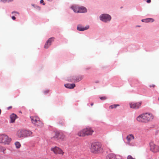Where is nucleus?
<instances>
[{"instance_id":"10","label":"nucleus","mask_w":159,"mask_h":159,"mask_svg":"<svg viewBox=\"0 0 159 159\" xmlns=\"http://www.w3.org/2000/svg\"><path fill=\"white\" fill-rule=\"evenodd\" d=\"M89 28V25H87L84 27L81 25H78L77 27V29L79 31H84L88 29Z\"/></svg>"},{"instance_id":"26","label":"nucleus","mask_w":159,"mask_h":159,"mask_svg":"<svg viewBox=\"0 0 159 159\" xmlns=\"http://www.w3.org/2000/svg\"><path fill=\"white\" fill-rule=\"evenodd\" d=\"M11 14H19V13L17 12V11H12V12H11Z\"/></svg>"},{"instance_id":"34","label":"nucleus","mask_w":159,"mask_h":159,"mask_svg":"<svg viewBox=\"0 0 159 159\" xmlns=\"http://www.w3.org/2000/svg\"><path fill=\"white\" fill-rule=\"evenodd\" d=\"M7 2H12L14 1V0H7Z\"/></svg>"},{"instance_id":"7","label":"nucleus","mask_w":159,"mask_h":159,"mask_svg":"<svg viewBox=\"0 0 159 159\" xmlns=\"http://www.w3.org/2000/svg\"><path fill=\"white\" fill-rule=\"evenodd\" d=\"M106 159H122L121 157L119 155H116L115 154L111 153L107 155Z\"/></svg>"},{"instance_id":"28","label":"nucleus","mask_w":159,"mask_h":159,"mask_svg":"<svg viewBox=\"0 0 159 159\" xmlns=\"http://www.w3.org/2000/svg\"><path fill=\"white\" fill-rule=\"evenodd\" d=\"M132 157L130 155H129L127 157V159H133Z\"/></svg>"},{"instance_id":"22","label":"nucleus","mask_w":159,"mask_h":159,"mask_svg":"<svg viewBox=\"0 0 159 159\" xmlns=\"http://www.w3.org/2000/svg\"><path fill=\"white\" fill-rule=\"evenodd\" d=\"M43 123L41 122V121L39 120V119L38 121L34 125L35 126H39L40 127H42L43 126Z\"/></svg>"},{"instance_id":"39","label":"nucleus","mask_w":159,"mask_h":159,"mask_svg":"<svg viewBox=\"0 0 159 159\" xmlns=\"http://www.w3.org/2000/svg\"><path fill=\"white\" fill-rule=\"evenodd\" d=\"M11 108V106L9 107H8V109H10V108Z\"/></svg>"},{"instance_id":"18","label":"nucleus","mask_w":159,"mask_h":159,"mask_svg":"<svg viewBox=\"0 0 159 159\" xmlns=\"http://www.w3.org/2000/svg\"><path fill=\"white\" fill-rule=\"evenodd\" d=\"M143 22L145 23H149V22H152L154 21V20L153 18H148L143 19H142L141 20Z\"/></svg>"},{"instance_id":"40","label":"nucleus","mask_w":159,"mask_h":159,"mask_svg":"<svg viewBox=\"0 0 159 159\" xmlns=\"http://www.w3.org/2000/svg\"><path fill=\"white\" fill-rule=\"evenodd\" d=\"M95 82L96 83H98L99 82V81H97Z\"/></svg>"},{"instance_id":"35","label":"nucleus","mask_w":159,"mask_h":159,"mask_svg":"<svg viewBox=\"0 0 159 159\" xmlns=\"http://www.w3.org/2000/svg\"><path fill=\"white\" fill-rule=\"evenodd\" d=\"M151 2V0H147V2L148 3H150Z\"/></svg>"},{"instance_id":"4","label":"nucleus","mask_w":159,"mask_h":159,"mask_svg":"<svg viewBox=\"0 0 159 159\" xmlns=\"http://www.w3.org/2000/svg\"><path fill=\"white\" fill-rule=\"evenodd\" d=\"M11 140V139L4 134L0 135V143L4 144L9 145Z\"/></svg>"},{"instance_id":"38","label":"nucleus","mask_w":159,"mask_h":159,"mask_svg":"<svg viewBox=\"0 0 159 159\" xmlns=\"http://www.w3.org/2000/svg\"><path fill=\"white\" fill-rule=\"evenodd\" d=\"M2 149H3V151H4V150H5V149H5V148H2Z\"/></svg>"},{"instance_id":"1","label":"nucleus","mask_w":159,"mask_h":159,"mask_svg":"<svg viewBox=\"0 0 159 159\" xmlns=\"http://www.w3.org/2000/svg\"><path fill=\"white\" fill-rule=\"evenodd\" d=\"M153 118L152 114L148 113L139 115L136 118V120L139 122L146 123L151 121L153 119Z\"/></svg>"},{"instance_id":"30","label":"nucleus","mask_w":159,"mask_h":159,"mask_svg":"<svg viewBox=\"0 0 159 159\" xmlns=\"http://www.w3.org/2000/svg\"><path fill=\"white\" fill-rule=\"evenodd\" d=\"M48 92H49V90H44V91L43 92H44V93H48Z\"/></svg>"},{"instance_id":"16","label":"nucleus","mask_w":159,"mask_h":159,"mask_svg":"<svg viewBox=\"0 0 159 159\" xmlns=\"http://www.w3.org/2000/svg\"><path fill=\"white\" fill-rule=\"evenodd\" d=\"M39 119V118L38 117L36 116L33 117L30 116V119L31 122L34 125L38 121Z\"/></svg>"},{"instance_id":"14","label":"nucleus","mask_w":159,"mask_h":159,"mask_svg":"<svg viewBox=\"0 0 159 159\" xmlns=\"http://www.w3.org/2000/svg\"><path fill=\"white\" fill-rule=\"evenodd\" d=\"M54 137L63 139L65 138V136L62 133H56Z\"/></svg>"},{"instance_id":"11","label":"nucleus","mask_w":159,"mask_h":159,"mask_svg":"<svg viewBox=\"0 0 159 159\" xmlns=\"http://www.w3.org/2000/svg\"><path fill=\"white\" fill-rule=\"evenodd\" d=\"M54 40L53 38H50L46 42L44 45V48L46 49H48L51 45L52 42Z\"/></svg>"},{"instance_id":"42","label":"nucleus","mask_w":159,"mask_h":159,"mask_svg":"<svg viewBox=\"0 0 159 159\" xmlns=\"http://www.w3.org/2000/svg\"><path fill=\"white\" fill-rule=\"evenodd\" d=\"M78 150L77 149H76V150Z\"/></svg>"},{"instance_id":"23","label":"nucleus","mask_w":159,"mask_h":159,"mask_svg":"<svg viewBox=\"0 0 159 159\" xmlns=\"http://www.w3.org/2000/svg\"><path fill=\"white\" fill-rule=\"evenodd\" d=\"M15 145L16 148L18 149L21 146L20 143L19 142H16L15 143Z\"/></svg>"},{"instance_id":"20","label":"nucleus","mask_w":159,"mask_h":159,"mask_svg":"<svg viewBox=\"0 0 159 159\" xmlns=\"http://www.w3.org/2000/svg\"><path fill=\"white\" fill-rule=\"evenodd\" d=\"M17 116L14 114H12L11 115L10 118L11 119V122L13 123L16 120Z\"/></svg>"},{"instance_id":"13","label":"nucleus","mask_w":159,"mask_h":159,"mask_svg":"<svg viewBox=\"0 0 159 159\" xmlns=\"http://www.w3.org/2000/svg\"><path fill=\"white\" fill-rule=\"evenodd\" d=\"M87 11V9L85 7L83 6H79L78 13H86Z\"/></svg>"},{"instance_id":"21","label":"nucleus","mask_w":159,"mask_h":159,"mask_svg":"<svg viewBox=\"0 0 159 159\" xmlns=\"http://www.w3.org/2000/svg\"><path fill=\"white\" fill-rule=\"evenodd\" d=\"M76 78V79H73L71 82H77L81 80L82 79V76H78Z\"/></svg>"},{"instance_id":"24","label":"nucleus","mask_w":159,"mask_h":159,"mask_svg":"<svg viewBox=\"0 0 159 159\" xmlns=\"http://www.w3.org/2000/svg\"><path fill=\"white\" fill-rule=\"evenodd\" d=\"M120 106L119 104H114V105H111L109 107V109H112L113 108H116L117 107L119 106Z\"/></svg>"},{"instance_id":"29","label":"nucleus","mask_w":159,"mask_h":159,"mask_svg":"<svg viewBox=\"0 0 159 159\" xmlns=\"http://www.w3.org/2000/svg\"><path fill=\"white\" fill-rule=\"evenodd\" d=\"M43 2H44V1H43V0H41L40 1V3L41 4V3H43V5H45V3H44Z\"/></svg>"},{"instance_id":"36","label":"nucleus","mask_w":159,"mask_h":159,"mask_svg":"<svg viewBox=\"0 0 159 159\" xmlns=\"http://www.w3.org/2000/svg\"><path fill=\"white\" fill-rule=\"evenodd\" d=\"M76 78H77L76 77H74V78L72 79L71 80H70V81L71 82V81L73 79L74 80V79H76Z\"/></svg>"},{"instance_id":"3","label":"nucleus","mask_w":159,"mask_h":159,"mask_svg":"<svg viewBox=\"0 0 159 159\" xmlns=\"http://www.w3.org/2000/svg\"><path fill=\"white\" fill-rule=\"evenodd\" d=\"M93 131V130L91 128L88 127L80 131L78 133V135L80 136L91 135L92 134Z\"/></svg>"},{"instance_id":"12","label":"nucleus","mask_w":159,"mask_h":159,"mask_svg":"<svg viewBox=\"0 0 159 159\" xmlns=\"http://www.w3.org/2000/svg\"><path fill=\"white\" fill-rule=\"evenodd\" d=\"M134 139V137L132 134H129L126 137V139L127 140V144L131 146H133L134 144L131 143L130 141L133 140Z\"/></svg>"},{"instance_id":"31","label":"nucleus","mask_w":159,"mask_h":159,"mask_svg":"<svg viewBox=\"0 0 159 159\" xmlns=\"http://www.w3.org/2000/svg\"><path fill=\"white\" fill-rule=\"evenodd\" d=\"M100 99L101 100H104L106 99V98L105 97H102L100 98Z\"/></svg>"},{"instance_id":"33","label":"nucleus","mask_w":159,"mask_h":159,"mask_svg":"<svg viewBox=\"0 0 159 159\" xmlns=\"http://www.w3.org/2000/svg\"><path fill=\"white\" fill-rule=\"evenodd\" d=\"M11 18L13 20H16V17H15V16H12V17H11Z\"/></svg>"},{"instance_id":"19","label":"nucleus","mask_w":159,"mask_h":159,"mask_svg":"<svg viewBox=\"0 0 159 159\" xmlns=\"http://www.w3.org/2000/svg\"><path fill=\"white\" fill-rule=\"evenodd\" d=\"M65 87L69 89H73L75 87V84H67L64 85Z\"/></svg>"},{"instance_id":"41","label":"nucleus","mask_w":159,"mask_h":159,"mask_svg":"<svg viewBox=\"0 0 159 159\" xmlns=\"http://www.w3.org/2000/svg\"><path fill=\"white\" fill-rule=\"evenodd\" d=\"M137 27H140V26H137Z\"/></svg>"},{"instance_id":"9","label":"nucleus","mask_w":159,"mask_h":159,"mask_svg":"<svg viewBox=\"0 0 159 159\" xmlns=\"http://www.w3.org/2000/svg\"><path fill=\"white\" fill-rule=\"evenodd\" d=\"M141 102H138L136 103L131 102L129 103L130 108L135 109L139 108L141 106Z\"/></svg>"},{"instance_id":"15","label":"nucleus","mask_w":159,"mask_h":159,"mask_svg":"<svg viewBox=\"0 0 159 159\" xmlns=\"http://www.w3.org/2000/svg\"><path fill=\"white\" fill-rule=\"evenodd\" d=\"M150 150L153 152H155L157 149V145L154 144L152 142L150 143Z\"/></svg>"},{"instance_id":"32","label":"nucleus","mask_w":159,"mask_h":159,"mask_svg":"<svg viewBox=\"0 0 159 159\" xmlns=\"http://www.w3.org/2000/svg\"><path fill=\"white\" fill-rule=\"evenodd\" d=\"M155 87V85L154 84H152V85H149V87L150 88L152 87L154 88Z\"/></svg>"},{"instance_id":"27","label":"nucleus","mask_w":159,"mask_h":159,"mask_svg":"<svg viewBox=\"0 0 159 159\" xmlns=\"http://www.w3.org/2000/svg\"><path fill=\"white\" fill-rule=\"evenodd\" d=\"M7 2V0H0V2L2 3H6Z\"/></svg>"},{"instance_id":"37","label":"nucleus","mask_w":159,"mask_h":159,"mask_svg":"<svg viewBox=\"0 0 159 159\" xmlns=\"http://www.w3.org/2000/svg\"><path fill=\"white\" fill-rule=\"evenodd\" d=\"M93 103H91L90 104V105L91 106H93Z\"/></svg>"},{"instance_id":"2","label":"nucleus","mask_w":159,"mask_h":159,"mask_svg":"<svg viewBox=\"0 0 159 159\" xmlns=\"http://www.w3.org/2000/svg\"><path fill=\"white\" fill-rule=\"evenodd\" d=\"M90 149L92 152L98 154L102 151L103 148L100 143L95 142L91 144Z\"/></svg>"},{"instance_id":"25","label":"nucleus","mask_w":159,"mask_h":159,"mask_svg":"<svg viewBox=\"0 0 159 159\" xmlns=\"http://www.w3.org/2000/svg\"><path fill=\"white\" fill-rule=\"evenodd\" d=\"M32 6L37 10L39 11L40 10V7L37 5L34 4H32Z\"/></svg>"},{"instance_id":"5","label":"nucleus","mask_w":159,"mask_h":159,"mask_svg":"<svg viewBox=\"0 0 159 159\" xmlns=\"http://www.w3.org/2000/svg\"><path fill=\"white\" fill-rule=\"evenodd\" d=\"M99 20L105 23H108L110 21L111 19V16L107 13H103L101 14L99 16Z\"/></svg>"},{"instance_id":"8","label":"nucleus","mask_w":159,"mask_h":159,"mask_svg":"<svg viewBox=\"0 0 159 159\" xmlns=\"http://www.w3.org/2000/svg\"><path fill=\"white\" fill-rule=\"evenodd\" d=\"M51 150L54 153L57 154H63L64 152L59 148L55 147L54 148H52Z\"/></svg>"},{"instance_id":"6","label":"nucleus","mask_w":159,"mask_h":159,"mask_svg":"<svg viewBox=\"0 0 159 159\" xmlns=\"http://www.w3.org/2000/svg\"><path fill=\"white\" fill-rule=\"evenodd\" d=\"M29 131L25 129H20L17 131V135L19 138L25 137L29 136Z\"/></svg>"},{"instance_id":"17","label":"nucleus","mask_w":159,"mask_h":159,"mask_svg":"<svg viewBox=\"0 0 159 159\" xmlns=\"http://www.w3.org/2000/svg\"><path fill=\"white\" fill-rule=\"evenodd\" d=\"M79 6L78 5H73L70 7V8L74 12L78 13Z\"/></svg>"}]
</instances>
